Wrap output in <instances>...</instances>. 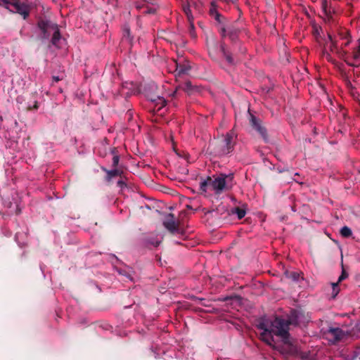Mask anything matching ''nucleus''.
<instances>
[{
	"instance_id": "nucleus-20",
	"label": "nucleus",
	"mask_w": 360,
	"mask_h": 360,
	"mask_svg": "<svg viewBox=\"0 0 360 360\" xmlns=\"http://www.w3.org/2000/svg\"><path fill=\"white\" fill-rule=\"evenodd\" d=\"M209 177L210 176H207L206 179H205L200 182V188L202 192H206L207 189V186H210V181H209Z\"/></svg>"
},
{
	"instance_id": "nucleus-29",
	"label": "nucleus",
	"mask_w": 360,
	"mask_h": 360,
	"mask_svg": "<svg viewBox=\"0 0 360 360\" xmlns=\"http://www.w3.org/2000/svg\"><path fill=\"white\" fill-rule=\"evenodd\" d=\"M124 32L127 34V36H129V28H125Z\"/></svg>"
},
{
	"instance_id": "nucleus-23",
	"label": "nucleus",
	"mask_w": 360,
	"mask_h": 360,
	"mask_svg": "<svg viewBox=\"0 0 360 360\" xmlns=\"http://www.w3.org/2000/svg\"><path fill=\"white\" fill-rule=\"evenodd\" d=\"M120 158L118 155H114L112 158V166L114 167H117L119 163Z\"/></svg>"
},
{
	"instance_id": "nucleus-7",
	"label": "nucleus",
	"mask_w": 360,
	"mask_h": 360,
	"mask_svg": "<svg viewBox=\"0 0 360 360\" xmlns=\"http://www.w3.org/2000/svg\"><path fill=\"white\" fill-rule=\"evenodd\" d=\"M250 124L252 127L257 130L263 138L265 142H268V135L265 127H262L261 122L255 115H250Z\"/></svg>"
},
{
	"instance_id": "nucleus-15",
	"label": "nucleus",
	"mask_w": 360,
	"mask_h": 360,
	"mask_svg": "<svg viewBox=\"0 0 360 360\" xmlns=\"http://www.w3.org/2000/svg\"><path fill=\"white\" fill-rule=\"evenodd\" d=\"M102 170L107 174L106 180L108 181H110L113 177L120 175V172L117 169L108 170L105 168L102 167Z\"/></svg>"
},
{
	"instance_id": "nucleus-22",
	"label": "nucleus",
	"mask_w": 360,
	"mask_h": 360,
	"mask_svg": "<svg viewBox=\"0 0 360 360\" xmlns=\"http://www.w3.org/2000/svg\"><path fill=\"white\" fill-rule=\"evenodd\" d=\"M115 270L117 271V273L119 274L124 275V276H127L128 278H129L130 280H132V278H131L129 272H128V271L127 272V271L120 269L118 268H115Z\"/></svg>"
},
{
	"instance_id": "nucleus-28",
	"label": "nucleus",
	"mask_w": 360,
	"mask_h": 360,
	"mask_svg": "<svg viewBox=\"0 0 360 360\" xmlns=\"http://www.w3.org/2000/svg\"><path fill=\"white\" fill-rule=\"evenodd\" d=\"M53 79L54 82H57L60 81L61 79L58 76H53Z\"/></svg>"
},
{
	"instance_id": "nucleus-6",
	"label": "nucleus",
	"mask_w": 360,
	"mask_h": 360,
	"mask_svg": "<svg viewBox=\"0 0 360 360\" xmlns=\"http://www.w3.org/2000/svg\"><path fill=\"white\" fill-rule=\"evenodd\" d=\"M327 338L333 344L341 341L348 336V333H345L340 328H329L326 333Z\"/></svg>"
},
{
	"instance_id": "nucleus-14",
	"label": "nucleus",
	"mask_w": 360,
	"mask_h": 360,
	"mask_svg": "<svg viewBox=\"0 0 360 360\" xmlns=\"http://www.w3.org/2000/svg\"><path fill=\"white\" fill-rule=\"evenodd\" d=\"M210 14L211 16L214 18V19L217 21L220 22V20H219L220 14L217 11V5L215 1L211 2L210 8Z\"/></svg>"
},
{
	"instance_id": "nucleus-5",
	"label": "nucleus",
	"mask_w": 360,
	"mask_h": 360,
	"mask_svg": "<svg viewBox=\"0 0 360 360\" xmlns=\"http://www.w3.org/2000/svg\"><path fill=\"white\" fill-rule=\"evenodd\" d=\"M2 1L6 9L12 13L20 14L23 19H27L30 15L31 7L27 2L20 0H2Z\"/></svg>"
},
{
	"instance_id": "nucleus-32",
	"label": "nucleus",
	"mask_w": 360,
	"mask_h": 360,
	"mask_svg": "<svg viewBox=\"0 0 360 360\" xmlns=\"http://www.w3.org/2000/svg\"><path fill=\"white\" fill-rule=\"evenodd\" d=\"M348 44H349V41L346 42V43L345 44V46H347Z\"/></svg>"
},
{
	"instance_id": "nucleus-19",
	"label": "nucleus",
	"mask_w": 360,
	"mask_h": 360,
	"mask_svg": "<svg viewBox=\"0 0 360 360\" xmlns=\"http://www.w3.org/2000/svg\"><path fill=\"white\" fill-rule=\"evenodd\" d=\"M232 212L236 214L239 219H243L245 216V211L240 207H236Z\"/></svg>"
},
{
	"instance_id": "nucleus-4",
	"label": "nucleus",
	"mask_w": 360,
	"mask_h": 360,
	"mask_svg": "<svg viewBox=\"0 0 360 360\" xmlns=\"http://www.w3.org/2000/svg\"><path fill=\"white\" fill-rule=\"evenodd\" d=\"M233 176L220 174L218 176H213V179L209 177L210 186L215 194H221L224 191L229 190L232 186Z\"/></svg>"
},
{
	"instance_id": "nucleus-33",
	"label": "nucleus",
	"mask_w": 360,
	"mask_h": 360,
	"mask_svg": "<svg viewBox=\"0 0 360 360\" xmlns=\"http://www.w3.org/2000/svg\"><path fill=\"white\" fill-rule=\"evenodd\" d=\"M158 245H159V243H156L155 244V246H158Z\"/></svg>"
},
{
	"instance_id": "nucleus-24",
	"label": "nucleus",
	"mask_w": 360,
	"mask_h": 360,
	"mask_svg": "<svg viewBox=\"0 0 360 360\" xmlns=\"http://www.w3.org/2000/svg\"><path fill=\"white\" fill-rule=\"evenodd\" d=\"M347 277V274L345 271H342V274L340 276V277L338 278V280L337 282L340 283L342 281H343L344 279H345Z\"/></svg>"
},
{
	"instance_id": "nucleus-11",
	"label": "nucleus",
	"mask_w": 360,
	"mask_h": 360,
	"mask_svg": "<svg viewBox=\"0 0 360 360\" xmlns=\"http://www.w3.org/2000/svg\"><path fill=\"white\" fill-rule=\"evenodd\" d=\"M190 6V8H193L195 13L200 14L202 13V4L201 2L197 3L194 0H187L186 3H184L182 5V8L184 9V6ZM191 11V9H190Z\"/></svg>"
},
{
	"instance_id": "nucleus-8",
	"label": "nucleus",
	"mask_w": 360,
	"mask_h": 360,
	"mask_svg": "<svg viewBox=\"0 0 360 360\" xmlns=\"http://www.w3.org/2000/svg\"><path fill=\"white\" fill-rule=\"evenodd\" d=\"M163 225L169 231L175 232L177 230V225L174 214H168L163 221Z\"/></svg>"
},
{
	"instance_id": "nucleus-2",
	"label": "nucleus",
	"mask_w": 360,
	"mask_h": 360,
	"mask_svg": "<svg viewBox=\"0 0 360 360\" xmlns=\"http://www.w3.org/2000/svg\"><path fill=\"white\" fill-rule=\"evenodd\" d=\"M37 27L42 39H49L51 36V44L57 48L60 47L63 39L57 24L48 20L40 19L37 22Z\"/></svg>"
},
{
	"instance_id": "nucleus-17",
	"label": "nucleus",
	"mask_w": 360,
	"mask_h": 360,
	"mask_svg": "<svg viewBox=\"0 0 360 360\" xmlns=\"http://www.w3.org/2000/svg\"><path fill=\"white\" fill-rule=\"evenodd\" d=\"M340 234L345 238H348L352 236V232L350 228L345 226L340 229Z\"/></svg>"
},
{
	"instance_id": "nucleus-18",
	"label": "nucleus",
	"mask_w": 360,
	"mask_h": 360,
	"mask_svg": "<svg viewBox=\"0 0 360 360\" xmlns=\"http://www.w3.org/2000/svg\"><path fill=\"white\" fill-rule=\"evenodd\" d=\"M332 298H335L340 292L339 283L338 282L332 283Z\"/></svg>"
},
{
	"instance_id": "nucleus-12",
	"label": "nucleus",
	"mask_w": 360,
	"mask_h": 360,
	"mask_svg": "<svg viewBox=\"0 0 360 360\" xmlns=\"http://www.w3.org/2000/svg\"><path fill=\"white\" fill-rule=\"evenodd\" d=\"M352 62L349 64L352 66H360V44L355 49L352 55Z\"/></svg>"
},
{
	"instance_id": "nucleus-13",
	"label": "nucleus",
	"mask_w": 360,
	"mask_h": 360,
	"mask_svg": "<svg viewBox=\"0 0 360 360\" xmlns=\"http://www.w3.org/2000/svg\"><path fill=\"white\" fill-rule=\"evenodd\" d=\"M190 68L184 65L176 64L175 76L181 77V75H186L188 72Z\"/></svg>"
},
{
	"instance_id": "nucleus-26",
	"label": "nucleus",
	"mask_w": 360,
	"mask_h": 360,
	"mask_svg": "<svg viewBox=\"0 0 360 360\" xmlns=\"http://www.w3.org/2000/svg\"><path fill=\"white\" fill-rule=\"evenodd\" d=\"M322 8H323V11H324L325 14L328 15V11H327V1H326V0H323V2H322Z\"/></svg>"
},
{
	"instance_id": "nucleus-25",
	"label": "nucleus",
	"mask_w": 360,
	"mask_h": 360,
	"mask_svg": "<svg viewBox=\"0 0 360 360\" xmlns=\"http://www.w3.org/2000/svg\"><path fill=\"white\" fill-rule=\"evenodd\" d=\"M146 5V4L145 2L137 3L136 7L137 9H143V10H145Z\"/></svg>"
},
{
	"instance_id": "nucleus-31",
	"label": "nucleus",
	"mask_w": 360,
	"mask_h": 360,
	"mask_svg": "<svg viewBox=\"0 0 360 360\" xmlns=\"http://www.w3.org/2000/svg\"><path fill=\"white\" fill-rule=\"evenodd\" d=\"M117 183L119 185H122L124 184L123 181H119Z\"/></svg>"
},
{
	"instance_id": "nucleus-30",
	"label": "nucleus",
	"mask_w": 360,
	"mask_h": 360,
	"mask_svg": "<svg viewBox=\"0 0 360 360\" xmlns=\"http://www.w3.org/2000/svg\"><path fill=\"white\" fill-rule=\"evenodd\" d=\"M161 103L162 105H165L166 101L164 98L161 99Z\"/></svg>"
},
{
	"instance_id": "nucleus-10",
	"label": "nucleus",
	"mask_w": 360,
	"mask_h": 360,
	"mask_svg": "<svg viewBox=\"0 0 360 360\" xmlns=\"http://www.w3.org/2000/svg\"><path fill=\"white\" fill-rule=\"evenodd\" d=\"M329 49L331 52H337L338 46L336 44V40L333 38V37L330 34H328V39L326 40L325 43V50Z\"/></svg>"
},
{
	"instance_id": "nucleus-9",
	"label": "nucleus",
	"mask_w": 360,
	"mask_h": 360,
	"mask_svg": "<svg viewBox=\"0 0 360 360\" xmlns=\"http://www.w3.org/2000/svg\"><path fill=\"white\" fill-rule=\"evenodd\" d=\"M184 12L187 16L188 20L189 22L190 27V33L192 37H195V33L194 31V16L190 11V6H184Z\"/></svg>"
},
{
	"instance_id": "nucleus-3",
	"label": "nucleus",
	"mask_w": 360,
	"mask_h": 360,
	"mask_svg": "<svg viewBox=\"0 0 360 360\" xmlns=\"http://www.w3.org/2000/svg\"><path fill=\"white\" fill-rule=\"evenodd\" d=\"M236 135L233 131L222 135L218 140L214 148V153L219 156H224L231 153L236 144Z\"/></svg>"
},
{
	"instance_id": "nucleus-1",
	"label": "nucleus",
	"mask_w": 360,
	"mask_h": 360,
	"mask_svg": "<svg viewBox=\"0 0 360 360\" xmlns=\"http://www.w3.org/2000/svg\"><path fill=\"white\" fill-rule=\"evenodd\" d=\"M290 321L276 317L274 320L262 319L257 325V328L262 330L260 333L262 340L267 345L273 346L274 344V335L281 338L284 344L290 342Z\"/></svg>"
},
{
	"instance_id": "nucleus-21",
	"label": "nucleus",
	"mask_w": 360,
	"mask_h": 360,
	"mask_svg": "<svg viewBox=\"0 0 360 360\" xmlns=\"http://www.w3.org/2000/svg\"><path fill=\"white\" fill-rule=\"evenodd\" d=\"M157 11V6L155 5L148 6L147 4L146 5L145 10L143 11V13H155Z\"/></svg>"
},
{
	"instance_id": "nucleus-27",
	"label": "nucleus",
	"mask_w": 360,
	"mask_h": 360,
	"mask_svg": "<svg viewBox=\"0 0 360 360\" xmlns=\"http://www.w3.org/2000/svg\"><path fill=\"white\" fill-rule=\"evenodd\" d=\"M185 86H186V89H189L191 87V83L190 82H187L185 84Z\"/></svg>"
},
{
	"instance_id": "nucleus-16",
	"label": "nucleus",
	"mask_w": 360,
	"mask_h": 360,
	"mask_svg": "<svg viewBox=\"0 0 360 360\" xmlns=\"http://www.w3.org/2000/svg\"><path fill=\"white\" fill-rule=\"evenodd\" d=\"M221 51H222L223 53V55L224 56V57L226 58L227 62L229 63V64H233V58L231 57V54H229V53H227L226 51V49H225V47H224V44H221Z\"/></svg>"
}]
</instances>
